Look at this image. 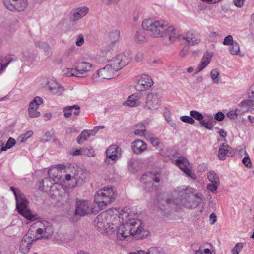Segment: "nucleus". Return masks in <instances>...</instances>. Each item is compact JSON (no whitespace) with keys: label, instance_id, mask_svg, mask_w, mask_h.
Returning a JSON list of instances; mask_svg holds the SVG:
<instances>
[{"label":"nucleus","instance_id":"obj_1","mask_svg":"<svg viewBox=\"0 0 254 254\" xmlns=\"http://www.w3.org/2000/svg\"><path fill=\"white\" fill-rule=\"evenodd\" d=\"M131 211L124 208L120 211L113 208L103 212L98 215L94 220V224L102 233L114 231L117 229V237L123 240L132 236L137 239H143L148 232L142 226L141 221L137 218H132Z\"/></svg>","mask_w":254,"mask_h":254},{"label":"nucleus","instance_id":"obj_2","mask_svg":"<svg viewBox=\"0 0 254 254\" xmlns=\"http://www.w3.org/2000/svg\"><path fill=\"white\" fill-rule=\"evenodd\" d=\"M48 175L54 183L63 181L68 188H73L81 186L85 182L89 172L77 165L60 164L56 168L49 169Z\"/></svg>","mask_w":254,"mask_h":254},{"label":"nucleus","instance_id":"obj_3","mask_svg":"<svg viewBox=\"0 0 254 254\" xmlns=\"http://www.w3.org/2000/svg\"><path fill=\"white\" fill-rule=\"evenodd\" d=\"M196 189L190 186H182L175 188L166 200L168 204L182 205L188 209L196 208L200 201L193 200L192 195Z\"/></svg>","mask_w":254,"mask_h":254},{"label":"nucleus","instance_id":"obj_4","mask_svg":"<svg viewBox=\"0 0 254 254\" xmlns=\"http://www.w3.org/2000/svg\"><path fill=\"white\" fill-rule=\"evenodd\" d=\"M129 56L121 54L109 60V64L99 69L93 75L95 81H100L102 79H110L116 76V72L130 63Z\"/></svg>","mask_w":254,"mask_h":254},{"label":"nucleus","instance_id":"obj_5","mask_svg":"<svg viewBox=\"0 0 254 254\" xmlns=\"http://www.w3.org/2000/svg\"><path fill=\"white\" fill-rule=\"evenodd\" d=\"M116 196L113 187H104L95 193L94 201L99 209L103 210L115 200Z\"/></svg>","mask_w":254,"mask_h":254},{"label":"nucleus","instance_id":"obj_6","mask_svg":"<svg viewBox=\"0 0 254 254\" xmlns=\"http://www.w3.org/2000/svg\"><path fill=\"white\" fill-rule=\"evenodd\" d=\"M142 26L151 36L158 38L164 36L167 23L163 20L155 21L148 19L143 20Z\"/></svg>","mask_w":254,"mask_h":254},{"label":"nucleus","instance_id":"obj_7","mask_svg":"<svg viewBox=\"0 0 254 254\" xmlns=\"http://www.w3.org/2000/svg\"><path fill=\"white\" fill-rule=\"evenodd\" d=\"M16 200V209L20 215L31 221L36 220V215L31 212L28 207L29 201L24 194H20Z\"/></svg>","mask_w":254,"mask_h":254},{"label":"nucleus","instance_id":"obj_8","mask_svg":"<svg viewBox=\"0 0 254 254\" xmlns=\"http://www.w3.org/2000/svg\"><path fill=\"white\" fill-rule=\"evenodd\" d=\"M160 174L158 172H148L144 174L141 181L144 184L145 189L147 191L156 190L160 182Z\"/></svg>","mask_w":254,"mask_h":254},{"label":"nucleus","instance_id":"obj_9","mask_svg":"<svg viewBox=\"0 0 254 254\" xmlns=\"http://www.w3.org/2000/svg\"><path fill=\"white\" fill-rule=\"evenodd\" d=\"M97 210L92 207V202L84 199H78L75 205V215L76 216H84L90 213H95Z\"/></svg>","mask_w":254,"mask_h":254},{"label":"nucleus","instance_id":"obj_10","mask_svg":"<svg viewBox=\"0 0 254 254\" xmlns=\"http://www.w3.org/2000/svg\"><path fill=\"white\" fill-rule=\"evenodd\" d=\"M4 6L11 11H22L28 5L27 0H3Z\"/></svg>","mask_w":254,"mask_h":254},{"label":"nucleus","instance_id":"obj_11","mask_svg":"<svg viewBox=\"0 0 254 254\" xmlns=\"http://www.w3.org/2000/svg\"><path fill=\"white\" fill-rule=\"evenodd\" d=\"M106 153L107 158L105 160V162L107 164H113L120 157L122 149L116 145H112L108 148Z\"/></svg>","mask_w":254,"mask_h":254},{"label":"nucleus","instance_id":"obj_12","mask_svg":"<svg viewBox=\"0 0 254 254\" xmlns=\"http://www.w3.org/2000/svg\"><path fill=\"white\" fill-rule=\"evenodd\" d=\"M153 83V80L150 76L144 74L139 77L135 87L137 91H143L150 88Z\"/></svg>","mask_w":254,"mask_h":254},{"label":"nucleus","instance_id":"obj_13","mask_svg":"<svg viewBox=\"0 0 254 254\" xmlns=\"http://www.w3.org/2000/svg\"><path fill=\"white\" fill-rule=\"evenodd\" d=\"M176 164L188 176L190 177L194 180L196 179V175L190 169V164L186 158L180 157L179 159L176 160Z\"/></svg>","mask_w":254,"mask_h":254},{"label":"nucleus","instance_id":"obj_14","mask_svg":"<svg viewBox=\"0 0 254 254\" xmlns=\"http://www.w3.org/2000/svg\"><path fill=\"white\" fill-rule=\"evenodd\" d=\"M43 103V99L40 97H35L30 103L28 108V113L31 118L38 117L40 113L37 111L39 106Z\"/></svg>","mask_w":254,"mask_h":254},{"label":"nucleus","instance_id":"obj_15","mask_svg":"<svg viewBox=\"0 0 254 254\" xmlns=\"http://www.w3.org/2000/svg\"><path fill=\"white\" fill-rule=\"evenodd\" d=\"M88 11V8L85 6L73 9L69 13V19L72 22L77 21L85 16Z\"/></svg>","mask_w":254,"mask_h":254},{"label":"nucleus","instance_id":"obj_16","mask_svg":"<svg viewBox=\"0 0 254 254\" xmlns=\"http://www.w3.org/2000/svg\"><path fill=\"white\" fill-rule=\"evenodd\" d=\"M46 85L50 92L57 96L62 95L64 91V87L54 78L49 79L47 81Z\"/></svg>","mask_w":254,"mask_h":254},{"label":"nucleus","instance_id":"obj_17","mask_svg":"<svg viewBox=\"0 0 254 254\" xmlns=\"http://www.w3.org/2000/svg\"><path fill=\"white\" fill-rule=\"evenodd\" d=\"M160 106V100L158 94L150 93L146 98V106L149 110L157 109Z\"/></svg>","mask_w":254,"mask_h":254},{"label":"nucleus","instance_id":"obj_18","mask_svg":"<svg viewBox=\"0 0 254 254\" xmlns=\"http://www.w3.org/2000/svg\"><path fill=\"white\" fill-rule=\"evenodd\" d=\"M234 155V151L227 144L223 143L220 145L218 153V158L219 160H224L227 156L232 157Z\"/></svg>","mask_w":254,"mask_h":254},{"label":"nucleus","instance_id":"obj_19","mask_svg":"<svg viewBox=\"0 0 254 254\" xmlns=\"http://www.w3.org/2000/svg\"><path fill=\"white\" fill-rule=\"evenodd\" d=\"M93 67V65L87 62L78 63L76 66L78 77H85L87 76V73L90 71Z\"/></svg>","mask_w":254,"mask_h":254},{"label":"nucleus","instance_id":"obj_20","mask_svg":"<svg viewBox=\"0 0 254 254\" xmlns=\"http://www.w3.org/2000/svg\"><path fill=\"white\" fill-rule=\"evenodd\" d=\"M131 148L133 152L137 155L140 154L147 150V145L140 139L134 140L131 143Z\"/></svg>","mask_w":254,"mask_h":254},{"label":"nucleus","instance_id":"obj_21","mask_svg":"<svg viewBox=\"0 0 254 254\" xmlns=\"http://www.w3.org/2000/svg\"><path fill=\"white\" fill-rule=\"evenodd\" d=\"M183 39L190 46L197 44L200 41V36L193 31H188L183 36Z\"/></svg>","mask_w":254,"mask_h":254},{"label":"nucleus","instance_id":"obj_22","mask_svg":"<svg viewBox=\"0 0 254 254\" xmlns=\"http://www.w3.org/2000/svg\"><path fill=\"white\" fill-rule=\"evenodd\" d=\"M33 241L27 234L24 237L20 244V251L22 254H26L29 252Z\"/></svg>","mask_w":254,"mask_h":254},{"label":"nucleus","instance_id":"obj_23","mask_svg":"<svg viewBox=\"0 0 254 254\" xmlns=\"http://www.w3.org/2000/svg\"><path fill=\"white\" fill-rule=\"evenodd\" d=\"M213 56V53L211 52H206L201 60V62L197 67V72H199L202 70L210 63L211 58Z\"/></svg>","mask_w":254,"mask_h":254},{"label":"nucleus","instance_id":"obj_24","mask_svg":"<svg viewBox=\"0 0 254 254\" xmlns=\"http://www.w3.org/2000/svg\"><path fill=\"white\" fill-rule=\"evenodd\" d=\"M239 106L242 108V111L243 112L253 110L254 101L253 99L249 98L247 100H243L241 102Z\"/></svg>","mask_w":254,"mask_h":254},{"label":"nucleus","instance_id":"obj_25","mask_svg":"<svg viewBox=\"0 0 254 254\" xmlns=\"http://www.w3.org/2000/svg\"><path fill=\"white\" fill-rule=\"evenodd\" d=\"M168 35L170 41H174L178 36L176 29L173 26L168 27L167 25L164 36Z\"/></svg>","mask_w":254,"mask_h":254},{"label":"nucleus","instance_id":"obj_26","mask_svg":"<svg viewBox=\"0 0 254 254\" xmlns=\"http://www.w3.org/2000/svg\"><path fill=\"white\" fill-rule=\"evenodd\" d=\"M139 104V98L138 96L132 94L130 96L128 100L125 102L123 104L124 106H128L130 107H135Z\"/></svg>","mask_w":254,"mask_h":254},{"label":"nucleus","instance_id":"obj_27","mask_svg":"<svg viewBox=\"0 0 254 254\" xmlns=\"http://www.w3.org/2000/svg\"><path fill=\"white\" fill-rule=\"evenodd\" d=\"M146 139L149 140L153 145V146L156 148V149L159 150H161L162 149V143L160 141L158 138L150 134V135L146 136Z\"/></svg>","mask_w":254,"mask_h":254},{"label":"nucleus","instance_id":"obj_28","mask_svg":"<svg viewBox=\"0 0 254 254\" xmlns=\"http://www.w3.org/2000/svg\"><path fill=\"white\" fill-rule=\"evenodd\" d=\"M145 30L142 29L138 30L135 34V40L137 43H142L146 41L147 38L146 36Z\"/></svg>","mask_w":254,"mask_h":254},{"label":"nucleus","instance_id":"obj_29","mask_svg":"<svg viewBox=\"0 0 254 254\" xmlns=\"http://www.w3.org/2000/svg\"><path fill=\"white\" fill-rule=\"evenodd\" d=\"M10 55L6 56L5 57L0 56V67L1 70H3L9 64L13 61Z\"/></svg>","mask_w":254,"mask_h":254},{"label":"nucleus","instance_id":"obj_30","mask_svg":"<svg viewBox=\"0 0 254 254\" xmlns=\"http://www.w3.org/2000/svg\"><path fill=\"white\" fill-rule=\"evenodd\" d=\"M87 130H84L78 136L77 141L79 144H82L84 142L90 137L88 135Z\"/></svg>","mask_w":254,"mask_h":254},{"label":"nucleus","instance_id":"obj_31","mask_svg":"<svg viewBox=\"0 0 254 254\" xmlns=\"http://www.w3.org/2000/svg\"><path fill=\"white\" fill-rule=\"evenodd\" d=\"M63 73L64 75L68 77H78L77 70L75 68H65L63 70Z\"/></svg>","mask_w":254,"mask_h":254},{"label":"nucleus","instance_id":"obj_32","mask_svg":"<svg viewBox=\"0 0 254 254\" xmlns=\"http://www.w3.org/2000/svg\"><path fill=\"white\" fill-rule=\"evenodd\" d=\"M207 178L212 183L219 184L218 176L214 171H210L207 174Z\"/></svg>","mask_w":254,"mask_h":254},{"label":"nucleus","instance_id":"obj_33","mask_svg":"<svg viewBox=\"0 0 254 254\" xmlns=\"http://www.w3.org/2000/svg\"><path fill=\"white\" fill-rule=\"evenodd\" d=\"M42 183L43 185H46L48 188H50L51 189H54L56 187V186H54V184H57L58 183H54L53 182V179L51 177L49 176L47 178H44L42 180Z\"/></svg>","mask_w":254,"mask_h":254},{"label":"nucleus","instance_id":"obj_34","mask_svg":"<svg viewBox=\"0 0 254 254\" xmlns=\"http://www.w3.org/2000/svg\"><path fill=\"white\" fill-rule=\"evenodd\" d=\"M230 52L232 55H239L240 53L239 45L236 42H233L230 45Z\"/></svg>","mask_w":254,"mask_h":254},{"label":"nucleus","instance_id":"obj_35","mask_svg":"<svg viewBox=\"0 0 254 254\" xmlns=\"http://www.w3.org/2000/svg\"><path fill=\"white\" fill-rule=\"evenodd\" d=\"M128 169L131 173H134L137 171V166L135 165V160L130 159L128 162Z\"/></svg>","mask_w":254,"mask_h":254},{"label":"nucleus","instance_id":"obj_36","mask_svg":"<svg viewBox=\"0 0 254 254\" xmlns=\"http://www.w3.org/2000/svg\"><path fill=\"white\" fill-rule=\"evenodd\" d=\"M147 254H164L163 249L160 247H151L150 248Z\"/></svg>","mask_w":254,"mask_h":254},{"label":"nucleus","instance_id":"obj_37","mask_svg":"<svg viewBox=\"0 0 254 254\" xmlns=\"http://www.w3.org/2000/svg\"><path fill=\"white\" fill-rule=\"evenodd\" d=\"M190 115L193 119L198 120L200 122H201L203 118L202 114L197 111H190Z\"/></svg>","mask_w":254,"mask_h":254},{"label":"nucleus","instance_id":"obj_38","mask_svg":"<svg viewBox=\"0 0 254 254\" xmlns=\"http://www.w3.org/2000/svg\"><path fill=\"white\" fill-rule=\"evenodd\" d=\"M36 233L37 234V235H40L41 236L40 237H37L35 238H34L35 237H34L33 239H34V241L38 240V239H41L43 238H47L48 237V235L46 234L47 232H46V229L45 228L43 229L41 228H39L37 229L36 230Z\"/></svg>","mask_w":254,"mask_h":254},{"label":"nucleus","instance_id":"obj_39","mask_svg":"<svg viewBox=\"0 0 254 254\" xmlns=\"http://www.w3.org/2000/svg\"><path fill=\"white\" fill-rule=\"evenodd\" d=\"M16 143L15 140L11 137H10L7 140L4 147L1 148V151H6L8 149L12 148Z\"/></svg>","mask_w":254,"mask_h":254},{"label":"nucleus","instance_id":"obj_40","mask_svg":"<svg viewBox=\"0 0 254 254\" xmlns=\"http://www.w3.org/2000/svg\"><path fill=\"white\" fill-rule=\"evenodd\" d=\"M33 134V131H27L25 133L23 134L20 137H19L18 139V141H19L20 143L24 142L26 141V140L31 137Z\"/></svg>","mask_w":254,"mask_h":254},{"label":"nucleus","instance_id":"obj_41","mask_svg":"<svg viewBox=\"0 0 254 254\" xmlns=\"http://www.w3.org/2000/svg\"><path fill=\"white\" fill-rule=\"evenodd\" d=\"M120 37V32L118 30H115L110 33L109 37L111 43H114L116 41H118Z\"/></svg>","mask_w":254,"mask_h":254},{"label":"nucleus","instance_id":"obj_42","mask_svg":"<svg viewBox=\"0 0 254 254\" xmlns=\"http://www.w3.org/2000/svg\"><path fill=\"white\" fill-rule=\"evenodd\" d=\"M75 106H68L65 107L63 108V112H64V116L65 118H69L71 116V111L74 109Z\"/></svg>","mask_w":254,"mask_h":254},{"label":"nucleus","instance_id":"obj_43","mask_svg":"<svg viewBox=\"0 0 254 254\" xmlns=\"http://www.w3.org/2000/svg\"><path fill=\"white\" fill-rule=\"evenodd\" d=\"M219 74V71L217 69H214L212 70L210 73V76L213 81L215 83H218L219 79L218 78V75Z\"/></svg>","mask_w":254,"mask_h":254},{"label":"nucleus","instance_id":"obj_44","mask_svg":"<svg viewBox=\"0 0 254 254\" xmlns=\"http://www.w3.org/2000/svg\"><path fill=\"white\" fill-rule=\"evenodd\" d=\"M180 120L185 123H187L190 124H193L195 123V120L191 116H182L180 117Z\"/></svg>","mask_w":254,"mask_h":254},{"label":"nucleus","instance_id":"obj_45","mask_svg":"<svg viewBox=\"0 0 254 254\" xmlns=\"http://www.w3.org/2000/svg\"><path fill=\"white\" fill-rule=\"evenodd\" d=\"M243 244L242 243H237L234 247L232 249L231 252L232 254H239V252L242 250Z\"/></svg>","mask_w":254,"mask_h":254},{"label":"nucleus","instance_id":"obj_46","mask_svg":"<svg viewBox=\"0 0 254 254\" xmlns=\"http://www.w3.org/2000/svg\"><path fill=\"white\" fill-rule=\"evenodd\" d=\"M82 155L86 156L91 157L94 156V151L93 148H84L82 149Z\"/></svg>","mask_w":254,"mask_h":254},{"label":"nucleus","instance_id":"obj_47","mask_svg":"<svg viewBox=\"0 0 254 254\" xmlns=\"http://www.w3.org/2000/svg\"><path fill=\"white\" fill-rule=\"evenodd\" d=\"M146 131H145L144 130L137 128L134 131V134L135 135L137 136H144L146 139V136H148V135H150V134L146 133Z\"/></svg>","mask_w":254,"mask_h":254},{"label":"nucleus","instance_id":"obj_48","mask_svg":"<svg viewBox=\"0 0 254 254\" xmlns=\"http://www.w3.org/2000/svg\"><path fill=\"white\" fill-rule=\"evenodd\" d=\"M219 184L210 183L207 185V189L211 192L214 193L217 189Z\"/></svg>","mask_w":254,"mask_h":254},{"label":"nucleus","instance_id":"obj_49","mask_svg":"<svg viewBox=\"0 0 254 254\" xmlns=\"http://www.w3.org/2000/svg\"><path fill=\"white\" fill-rule=\"evenodd\" d=\"M200 124L201 127H203L207 129L212 130L213 128L212 124L209 122H206L204 120H202L201 122H200Z\"/></svg>","mask_w":254,"mask_h":254},{"label":"nucleus","instance_id":"obj_50","mask_svg":"<svg viewBox=\"0 0 254 254\" xmlns=\"http://www.w3.org/2000/svg\"><path fill=\"white\" fill-rule=\"evenodd\" d=\"M233 40V37L231 35H229L227 36L223 42V44L225 45H231V43L235 42Z\"/></svg>","mask_w":254,"mask_h":254},{"label":"nucleus","instance_id":"obj_51","mask_svg":"<svg viewBox=\"0 0 254 254\" xmlns=\"http://www.w3.org/2000/svg\"><path fill=\"white\" fill-rule=\"evenodd\" d=\"M237 112L238 110H237L235 111H229L227 113V116L231 119H236L239 114V113H238Z\"/></svg>","mask_w":254,"mask_h":254},{"label":"nucleus","instance_id":"obj_52","mask_svg":"<svg viewBox=\"0 0 254 254\" xmlns=\"http://www.w3.org/2000/svg\"><path fill=\"white\" fill-rule=\"evenodd\" d=\"M10 189L13 192L15 199L19 196L20 194H22L21 193L20 190L17 188H15L13 187H10Z\"/></svg>","mask_w":254,"mask_h":254},{"label":"nucleus","instance_id":"obj_53","mask_svg":"<svg viewBox=\"0 0 254 254\" xmlns=\"http://www.w3.org/2000/svg\"><path fill=\"white\" fill-rule=\"evenodd\" d=\"M84 43V37L81 34H80L78 36L76 41V44L78 46H80L82 45Z\"/></svg>","mask_w":254,"mask_h":254},{"label":"nucleus","instance_id":"obj_54","mask_svg":"<svg viewBox=\"0 0 254 254\" xmlns=\"http://www.w3.org/2000/svg\"><path fill=\"white\" fill-rule=\"evenodd\" d=\"M243 163L245 165V166L247 168H251V163L250 159L249 157H245L243 158L242 160Z\"/></svg>","mask_w":254,"mask_h":254},{"label":"nucleus","instance_id":"obj_55","mask_svg":"<svg viewBox=\"0 0 254 254\" xmlns=\"http://www.w3.org/2000/svg\"><path fill=\"white\" fill-rule=\"evenodd\" d=\"M102 2L107 5H110L117 3L119 0H101Z\"/></svg>","mask_w":254,"mask_h":254},{"label":"nucleus","instance_id":"obj_56","mask_svg":"<svg viewBox=\"0 0 254 254\" xmlns=\"http://www.w3.org/2000/svg\"><path fill=\"white\" fill-rule=\"evenodd\" d=\"M224 114L221 112L216 113L214 116L215 119L218 121H222L224 119Z\"/></svg>","mask_w":254,"mask_h":254},{"label":"nucleus","instance_id":"obj_57","mask_svg":"<svg viewBox=\"0 0 254 254\" xmlns=\"http://www.w3.org/2000/svg\"><path fill=\"white\" fill-rule=\"evenodd\" d=\"M245 0H233L234 5L237 7H242Z\"/></svg>","mask_w":254,"mask_h":254},{"label":"nucleus","instance_id":"obj_58","mask_svg":"<svg viewBox=\"0 0 254 254\" xmlns=\"http://www.w3.org/2000/svg\"><path fill=\"white\" fill-rule=\"evenodd\" d=\"M43 45L45 46L43 49L45 55L47 56H49L51 54V51L50 50V48L47 44H43Z\"/></svg>","mask_w":254,"mask_h":254},{"label":"nucleus","instance_id":"obj_59","mask_svg":"<svg viewBox=\"0 0 254 254\" xmlns=\"http://www.w3.org/2000/svg\"><path fill=\"white\" fill-rule=\"evenodd\" d=\"M164 117L166 120V121L170 119H171V113L168 110H166L163 113Z\"/></svg>","mask_w":254,"mask_h":254},{"label":"nucleus","instance_id":"obj_60","mask_svg":"<svg viewBox=\"0 0 254 254\" xmlns=\"http://www.w3.org/2000/svg\"><path fill=\"white\" fill-rule=\"evenodd\" d=\"M209 218L211 224H214L217 220L216 215L214 213L210 214Z\"/></svg>","mask_w":254,"mask_h":254},{"label":"nucleus","instance_id":"obj_61","mask_svg":"<svg viewBox=\"0 0 254 254\" xmlns=\"http://www.w3.org/2000/svg\"><path fill=\"white\" fill-rule=\"evenodd\" d=\"M143 54L142 53L139 52L136 54L135 56V59L137 62H141L143 60Z\"/></svg>","mask_w":254,"mask_h":254},{"label":"nucleus","instance_id":"obj_62","mask_svg":"<svg viewBox=\"0 0 254 254\" xmlns=\"http://www.w3.org/2000/svg\"><path fill=\"white\" fill-rule=\"evenodd\" d=\"M168 123L174 128V129H176L177 128V126L175 122L171 119L168 120L167 121Z\"/></svg>","mask_w":254,"mask_h":254},{"label":"nucleus","instance_id":"obj_63","mask_svg":"<svg viewBox=\"0 0 254 254\" xmlns=\"http://www.w3.org/2000/svg\"><path fill=\"white\" fill-rule=\"evenodd\" d=\"M194 197L201 201H203L204 199V197L201 193H196L194 195Z\"/></svg>","mask_w":254,"mask_h":254},{"label":"nucleus","instance_id":"obj_64","mask_svg":"<svg viewBox=\"0 0 254 254\" xmlns=\"http://www.w3.org/2000/svg\"><path fill=\"white\" fill-rule=\"evenodd\" d=\"M129 254H147L146 252L143 250H140L135 252L130 253Z\"/></svg>","mask_w":254,"mask_h":254}]
</instances>
